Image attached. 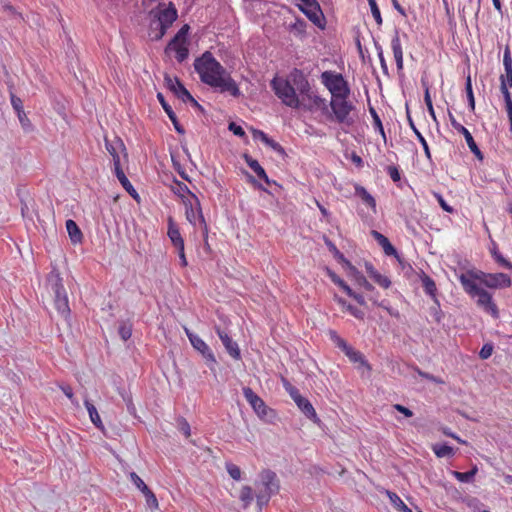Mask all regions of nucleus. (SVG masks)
I'll return each mask as SVG.
<instances>
[{"mask_svg":"<svg viewBox=\"0 0 512 512\" xmlns=\"http://www.w3.org/2000/svg\"><path fill=\"white\" fill-rule=\"evenodd\" d=\"M354 273V278L356 283L363 287L366 291H374V286L365 278L363 274L357 271L355 268H352Z\"/></svg>","mask_w":512,"mask_h":512,"instance_id":"58836bf2","label":"nucleus"},{"mask_svg":"<svg viewBox=\"0 0 512 512\" xmlns=\"http://www.w3.org/2000/svg\"><path fill=\"white\" fill-rule=\"evenodd\" d=\"M450 123L452 127L463 135V139L466 140V143L470 149V151L476 156L477 159L483 160V154L476 144L472 134L469 132L467 128H465L461 123H459L451 114H450Z\"/></svg>","mask_w":512,"mask_h":512,"instance_id":"f8f14e48","label":"nucleus"},{"mask_svg":"<svg viewBox=\"0 0 512 512\" xmlns=\"http://www.w3.org/2000/svg\"><path fill=\"white\" fill-rule=\"evenodd\" d=\"M167 236L178 253L181 266L186 267L188 263L185 256L184 239L178 225L173 221L172 217L168 218Z\"/></svg>","mask_w":512,"mask_h":512,"instance_id":"1a4fd4ad","label":"nucleus"},{"mask_svg":"<svg viewBox=\"0 0 512 512\" xmlns=\"http://www.w3.org/2000/svg\"><path fill=\"white\" fill-rule=\"evenodd\" d=\"M321 82L331 93V97L350 95V87L342 74L325 71L321 74Z\"/></svg>","mask_w":512,"mask_h":512,"instance_id":"0eeeda50","label":"nucleus"},{"mask_svg":"<svg viewBox=\"0 0 512 512\" xmlns=\"http://www.w3.org/2000/svg\"><path fill=\"white\" fill-rule=\"evenodd\" d=\"M386 495L389 498L392 506L394 507V509L396 511H398V512H408L409 511V507L403 502V500L395 492L387 490Z\"/></svg>","mask_w":512,"mask_h":512,"instance_id":"2f4dec72","label":"nucleus"},{"mask_svg":"<svg viewBox=\"0 0 512 512\" xmlns=\"http://www.w3.org/2000/svg\"><path fill=\"white\" fill-rule=\"evenodd\" d=\"M335 299L338 302V304L342 306L343 309H345L347 312H349L355 318L360 319V320L364 319V312L362 310L352 306L351 304L347 303L346 300H344L340 297L336 296Z\"/></svg>","mask_w":512,"mask_h":512,"instance_id":"c9c22d12","label":"nucleus"},{"mask_svg":"<svg viewBox=\"0 0 512 512\" xmlns=\"http://www.w3.org/2000/svg\"><path fill=\"white\" fill-rule=\"evenodd\" d=\"M118 334L122 340H128L132 335V324L128 321H121L118 327Z\"/></svg>","mask_w":512,"mask_h":512,"instance_id":"ea45409f","label":"nucleus"},{"mask_svg":"<svg viewBox=\"0 0 512 512\" xmlns=\"http://www.w3.org/2000/svg\"><path fill=\"white\" fill-rule=\"evenodd\" d=\"M48 282L51 286V290L53 291L54 296L67 294L59 273L52 271L48 276Z\"/></svg>","mask_w":512,"mask_h":512,"instance_id":"a878e982","label":"nucleus"},{"mask_svg":"<svg viewBox=\"0 0 512 512\" xmlns=\"http://www.w3.org/2000/svg\"><path fill=\"white\" fill-rule=\"evenodd\" d=\"M299 9L308 17V19L316 26L323 28L324 16L317 0H304L299 5Z\"/></svg>","mask_w":512,"mask_h":512,"instance_id":"9b49d317","label":"nucleus"},{"mask_svg":"<svg viewBox=\"0 0 512 512\" xmlns=\"http://www.w3.org/2000/svg\"><path fill=\"white\" fill-rule=\"evenodd\" d=\"M387 173L394 182H398L401 179L400 172L396 166L390 165L387 167Z\"/></svg>","mask_w":512,"mask_h":512,"instance_id":"bf43d9fd","label":"nucleus"},{"mask_svg":"<svg viewBox=\"0 0 512 512\" xmlns=\"http://www.w3.org/2000/svg\"><path fill=\"white\" fill-rule=\"evenodd\" d=\"M294 402L296 403L298 408L306 415L307 418H309L310 420H312L314 422L319 421V418L317 416V413H316L313 405L307 398L301 396L298 399H296Z\"/></svg>","mask_w":512,"mask_h":512,"instance_id":"4be33fe9","label":"nucleus"},{"mask_svg":"<svg viewBox=\"0 0 512 512\" xmlns=\"http://www.w3.org/2000/svg\"><path fill=\"white\" fill-rule=\"evenodd\" d=\"M243 394L247 402L251 405V407L259 417L264 418L268 415L270 409L267 407L265 402L250 387H244Z\"/></svg>","mask_w":512,"mask_h":512,"instance_id":"ddd939ff","label":"nucleus"},{"mask_svg":"<svg viewBox=\"0 0 512 512\" xmlns=\"http://www.w3.org/2000/svg\"><path fill=\"white\" fill-rule=\"evenodd\" d=\"M165 53L171 55L174 53V57L178 62H183L189 55L187 41L178 40L173 38L165 48Z\"/></svg>","mask_w":512,"mask_h":512,"instance_id":"2eb2a0df","label":"nucleus"},{"mask_svg":"<svg viewBox=\"0 0 512 512\" xmlns=\"http://www.w3.org/2000/svg\"><path fill=\"white\" fill-rule=\"evenodd\" d=\"M503 62L505 73L500 76V85L512 87V62L508 54H505Z\"/></svg>","mask_w":512,"mask_h":512,"instance_id":"cd10ccee","label":"nucleus"},{"mask_svg":"<svg viewBox=\"0 0 512 512\" xmlns=\"http://www.w3.org/2000/svg\"><path fill=\"white\" fill-rule=\"evenodd\" d=\"M165 82L167 88L182 102H191L193 106H200L177 77L171 78L170 76L165 75Z\"/></svg>","mask_w":512,"mask_h":512,"instance_id":"9d476101","label":"nucleus"},{"mask_svg":"<svg viewBox=\"0 0 512 512\" xmlns=\"http://www.w3.org/2000/svg\"><path fill=\"white\" fill-rule=\"evenodd\" d=\"M345 355L349 358V360L353 363H360L363 366H366L368 370L371 369L370 365L364 359V356L361 352L354 350L351 346H349L345 351Z\"/></svg>","mask_w":512,"mask_h":512,"instance_id":"473e14b6","label":"nucleus"},{"mask_svg":"<svg viewBox=\"0 0 512 512\" xmlns=\"http://www.w3.org/2000/svg\"><path fill=\"white\" fill-rule=\"evenodd\" d=\"M370 112L372 114L375 127L379 130V132L382 135H384L383 125H382V122H381V119H380L379 115L377 114V112L373 108L370 109Z\"/></svg>","mask_w":512,"mask_h":512,"instance_id":"052dcab7","label":"nucleus"},{"mask_svg":"<svg viewBox=\"0 0 512 512\" xmlns=\"http://www.w3.org/2000/svg\"><path fill=\"white\" fill-rule=\"evenodd\" d=\"M280 490V481L276 473L270 469H264L259 473V481L256 483L255 499L259 510L267 506L272 496Z\"/></svg>","mask_w":512,"mask_h":512,"instance_id":"20e7f679","label":"nucleus"},{"mask_svg":"<svg viewBox=\"0 0 512 512\" xmlns=\"http://www.w3.org/2000/svg\"><path fill=\"white\" fill-rule=\"evenodd\" d=\"M114 175L122 185V187L125 189V191L135 200H139V194L125 175L122 168L116 167V170H114Z\"/></svg>","mask_w":512,"mask_h":512,"instance_id":"412c9836","label":"nucleus"},{"mask_svg":"<svg viewBox=\"0 0 512 512\" xmlns=\"http://www.w3.org/2000/svg\"><path fill=\"white\" fill-rule=\"evenodd\" d=\"M84 405L89 413V417H90L92 423L97 428H102L103 424H102L100 415L98 414L96 407L87 399L84 401Z\"/></svg>","mask_w":512,"mask_h":512,"instance_id":"f704fd0d","label":"nucleus"},{"mask_svg":"<svg viewBox=\"0 0 512 512\" xmlns=\"http://www.w3.org/2000/svg\"><path fill=\"white\" fill-rule=\"evenodd\" d=\"M292 78L299 93L300 108L310 112L316 110H321L323 113L328 112L327 100L312 90L309 81L300 71L295 70L292 73Z\"/></svg>","mask_w":512,"mask_h":512,"instance_id":"7ed1b4c3","label":"nucleus"},{"mask_svg":"<svg viewBox=\"0 0 512 512\" xmlns=\"http://www.w3.org/2000/svg\"><path fill=\"white\" fill-rule=\"evenodd\" d=\"M509 88L510 87H506L505 84L500 85V90H501V92L504 96V100H505V107L512 105L511 93L509 92Z\"/></svg>","mask_w":512,"mask_h":512,"instance_id":"e2e57ef3","label":"nucleus"},{"mask_svg":"<svg viewBox=\"0 0 512 512\" xmlns=\"http://www.w3.org/2000/svg\"><path fill=\"white\" fill-rule=\"evenodd\" d=\"M493 349L494 348H493L492 344H490V343L484 344L479 352V357L483 360L488 359L492 355Z\"/></svg>","mask_w":512,"mask_h":512,"instance_id":"5fc2aeb1","label":"nucleus"},{"mask_svg":"<svg viewBox=\"0 0 512 512\" xmlns=\"http://www.w3.org/2000/svg\"><path fill=\"white\" fill-rule=\"evenodd\" d=\"M509 88L510 87H506L505 84L500 85V90H501V92L504 96V100H505V107L512 105L511 93L509 92Z\"/></svg>","mask_w":512,"mask_h":512,"instance_id":"0e129e2a","label":"nucleus"},{"mask_svg":"<svg viewBox=\"0 0 512 512\" xmlns=\"http://www.w3.org/2000/svg\"><path fill=\"white\" fill-rule=\"evenodd\" d=\"M177 17L178 12L172 2L169 3L168 7L162 9V36L165 34L166 29L176 21Z\"/></svg>","mask_w":512,"mask_h":512,"instance_id":"aec40b11","label":"nucleus"},{"mask_svg":"<svg viewBox=\"0 0 512 512\" xmlns=\"http://www.w3.org/2000/svg\"><path fill=\"white\" fill-rule=\"evenodd\" d=\"M495 260L503 267L512 270V263L506 260L501 254H494Z\"/></svg>","mask_w":512,"mask_h":512,"instance_id":"338daca9","label":"nucleus"},{"mask_svg":"<svg viewBox=\"0 0 512 512\" xmlns=\"http://www.w3.org/2000/svg\"><path fill=\"white\" fill-rule=\"evenodd\" d=\"M54 305L58 313L67 320L70 317V307L67 294L54 296Z\"/></svg>","mask_w":512,"mask_h":512,"instance_id":"b1692460","label":"nucleus"},{"mask_svg":"<svg viewBox=\"0 0 512 512\" xmlns=\"http://www.w3.org/2000/svg\"><path fill=\"white\" fill-rule=\"evenodd\" d=\"M372 237L377 241V243L382 247L384 253L387 256H397V250L390 243L389 239L376 230L371 231Z\"/></svg>","mask_w":512,"mask_h":512,"instance_id":"5701e85b","label":"nucleus"},{"mask_svg":"<svg viewBox=\"0 0 512 512\" xmlns=\"http://www.w3.org/2000/svg\"><path fill=\"white\" fill-rule=\"evenodd\" d=\"M162 108L164 109V111L167 113L168 117L170 118V120L172 121L173 125H174V128L175 130L179 133V134H184L185 133V129L184 127L179 123L175 113L173 112L172 108L170 105H168L164 99L162 98Z\"/></svg>","mask_w":512,"mask_h":512,"instance_id":"72a5a7b5","label":"nucleus"},{"mask_svg":"<svg viewBox=\"0 0 512 512\" xmlns=\"http://www.w3.org/2000/svg\"><path fill=\"white\" fill-rule=\"evenodd\" d=\"M131 482L142 492L143 490H147L148 486L145 482L137 475L135 472H131L130 475Z\"/></svg>","mask_w":512,"mask_h":512,"instance_id":"603ef678","label":"nucleus"},{"mask_svg":"<svg viewBox=\"0 0 512 512\" xmlns=\"http://www.w3.org/2000/svg\"><path fill=\"white\" fill-rule=\"evenodd\" d=\"M329 337L330 340L343 352L349 347L347 342L343 338H341L336 331L330 330Z\"/></svg>","mask_w":512,"mask_h":512,"instance_id":"a18cd8bd","label":"nucleus"},{"mask_svg":"<svg viewBox=\"0 0 512 512\" xmlns=\"http://www.w3.org/2000/svg\"><path fill=\"white\" fill-rule=\"evenodd\" d=\"M255 494L249 485H243L239 491L238 498L242 503V508L247 509L253 502Z\"/></svg>","mask_w":512,"mask_h":512,"instance_id":"c85d7f7f","label":"nucleus"},{"mask_svg":"<svg viewBox=\"0 0 512 512\" xmlns=\"http://www.w3.org/2000/svg\"><path fill=\"white\" fill-rule=\"evenodd\" d=\"M367 1H368L369 6H370L373 18L375 19V21H376V23L378 25H381L382 24V17H381V13H380V10L378 8L376 0H367Z\"/></svg>","mask_w":512,"mask_h":512,"instance_id":"3c124183","label":"nucleus"},{"mask_svg":"<svg viewBox=\"0 0 512 512\" xmlns=\"http://www.w3.org/2000/svg\"><path fill=\"white\" fill-rule=\"evenodd\" d=\"M283 386L286 390V392L290 395V397L295 401L302 395L300 394L299 390L293 386L289 381L286 379H283Z\"/></svg>","mask_w":512,"mask_h":512,"instance_id":"09e8293b","label":"nucleus"},{"mask_svg":"<svg viewBox=\"0 0 512 512\" xmlns=\"http://www.w3.org/2000/svg\"><path fill=\"white\" fill-rule=\"evenodd\" d=\"M65 225L71 242L73 244L81 243L83 240V234L77 223L72 219H68Z\"/></svg>","mask_w":512,"mask_h":512,"instance_id":"393cba45","label":"nucleus"},{"mask_svg":"<svg viewBox=\"0 0 512 512\" xmlns=\"http://www.w3.org/2000/svg\"><path fill=\"white\" fill-rule=\"evenodd\" d=\"M270 86L284 105L293 109H300V97L297 94L298 90L293 82L292 74L290 80L275 76L271 80Z\"/></svg>","mask_w":512,"mask_h":512,"instance_id":"39448f33","label":"nucleus"},{"mask_svg":"<svg viewBox=\"0 0 512 512\" xmlns=\"http://www.w3.org/2000/svg\"><path fill=\"white\" fill-rule=\"evenodd\" d=\"M421 282H422V286H423L426 294L431 296V298L434 301L438 300L437 299V287H436L435 281L430 276L423 273L421 276Z\"/></svg>","mask_w":512,"mask_h":512,"instance_id":"7c9ffc66","label":"nucleus"},{"mask_svg":"<svg viewBox=\"0 0 512 512\" xmlns=\"http://www.w3.org/2000/svg\"><path fill=\"white\" fill-rule=\"evenodd\" d=\"M465 90H466L470 110L474 111L475 110V98H474V94H473L472 81H471L470 75L466 78Z\"/></svg>","mask_w":512,"mask_h":512,"instance_id":"37998d69","label":"nucleus"},{"mask_svg":"<svg viewBox=\"0 0 512 512\" xmlns=\"http://www.w3.org/2000/svg\"><path fill=\"white\" fill-rule=\"evenodd\" d=\"M186 333L194 349L199 351L207 361L216 362L213 352L198 335L191 333L188 330H186Z\"/></svg>","mask_w":512,"mask_h":512,"instance_id":"dca6fc26","label":"nucleus"},{"mask_svg":"<svg viewBox=\"0 0 512 512\" xmlns=\"http://www.w3.org/2000/svg\"><path fill=\"white\" fill-rule=\"evenodd\" d=\"M365 269L369 277L381 288L388 289L391 286V280L386 275L379 273L370 262L365 263Z\"/></svg>","mask_w":512,"mask_h":512,"instance_id":"6ab92c4d","label":"nucleus"},{"mask_svg":"<svg viewBox=\"0 0 512 512\" xmlns=\"http://www.w3.org/2000/svg\"><path fill=\"white\" fill-rule=\"evenodd\" d=\"M393 408L395 410H397L398 412L402 413L405 417L409 418V417L413 416V412L409 408H407L401 404H395V405H393Z\"/></svg>","mask_w":512,"mask_h":512,"instance_id":"774afa93","label":"nucleus"},{"mask_svg":"<svg viewBox=\"0 0 512 512\" xmlns=\"http://www.w3.org/2000/svg\"><path fill=\"white\" fill-rule=\"evenodd\" d=\"M105 146H106V149L109 152V154L112 156L113 166H114L113 170H116V167L122 168L121 156L119 154V150L123 154V159L125 161L128 160V153L126 151V147L123 144L122 140L120 138H116L115 142L112 143V142H109L107 139H105Z\"/></svg>","mask_w":512,"mask_h":512,"instance_id":"4468645a","label":"nucleus"},{"mask_svg":"<svg viewBox=\"0 0 512 512\" xmlns=\"http://www.w3.org/2000/svg\"><path fill=\"white\" fill-rule=\"evenodd\" d=\"M376 49H377V55H378V58L380 61V66H381L382 72L384 75L388 76L389 70H388L387 62H386L384 54H383L382 47L376 46Z\"/></svg>","mask_w":512,"mask_h":512,"instance_id":"864d4df0","label":"nucleus"},{"mask_svg":"<svg viewBox=\"0 0 512 512\" xmlns=\"http://www.w3.org/2000/svg\"><path fill=\"white\" fill-rule=\"evenodd\" d=\"M433 195L437 199V202L444 211L448 213L453 212V208L444 200L443 196L440 193L434 192Z\"/></svg>","mask_w":512,"mask_h":512,"instance_id":"6e6d98bb","label":"nucleus"},{"mask_svg":"<svg viewBox=\"0 0 512 512\" xmlns=\"http://www.w3.org/2000/svg\"><path fill=\"white\" fill-rule=\"evenodd\" d=\"M244 160L246 164L254 171L257 172L258 169H261L262 166L259 164V162L256 159H253L251 156L245 154Z\"/></svg>","mask_w":512,"mask_h":512,"instance_id":"4d7b16f0","label":"nucleus"},{"mask_svg":"<svg viewBox=\"0 0 512 512\" xmlns=\"http://www.w3.org/2000/svg\"><path fill=\"white\" fill-rule=\"evenodd\" d=\"M194 69L204 84L221 92H229L234 97L239 96L236 82L210 51H205L195 59Z\"/></svg>","mask_w":512,"mask_h":512,"instance_id":"f03ea898","label":"nucleus"},{"mask_svg":"<svg viewBox=\"0 0 512 512\" xmlns=\"http://www.w3.org/2000/svg\"><path fill=\"white\" fill-rule=\"evenodd\" d=\"M463 290L472 298H477L478 306L489 313L493 318L499 317L497 305L492 295L479 284L491 289L508 288L512 285L511 278L505 273H485L481 270H468L458 276Z\"/></svg>","mask_w":512,"mask_h":512,"instance_id":"f257e3e1","label":"nucleus"},{"mask_svg":"<svg viewBox=\"0 0 512 512\" xmlns=\"http://www.w3.org/2000/svg\"><path fill=\"white\" fill-rule=\"evenodd\" d=\"M216 332H217L219 338L221 339L225 349L229 353V355L236 360L240 359L241 354H240V349L238 347V344L236 342H234L232 340V338L225 331L221 330L220 328H217Z\"/></svg>","mask_w":512,"mask_h":512,"instance_id":"a211bd4d","label":"nucleus"},{"mask_svg":"<svg viewBox=\"0 0 512 512\" xmlns=\"http://www.w3.org/2000/svg\"><path fill=\"white\" fill-rule=\"evenodd\" d=\"M142 493L145 496L147 506L151 509H157L158 500L156 495L149 488H147V490H143Z\"/></svg>","mask_w":512,"mask_h":512,"instance_id":"49530a36","label":"nucleus"},{"mask_svg":"<svg viewBox=\"0 0 512 512\" xmlns=\"http://www.w3.org/2000/svg\"><path fill=\"white\" fill-rule=\"evenodd\" d=\"M179 430L185 435L186 438H189L191 435L190 425L185 419L179 420Z\"/></svg>","mask_w":512,"mask_h":512,"instance_id":"680f3d73","label":"nucleus"},{"mask_svg":"<svg viewBox=\"0 0 512 512\" xmlns=\"http://www.w3.org/2000/svg\"><path fill=\"white\" fill-rule=\"evenodd\" d=\"M355 194L360 197L363 203L370 207L373 212H376V200L363 186L356 185Z\"/></svg>","mask_w":512,"mask_h":512,"instance_id":"bb28decb","label":"nucleus"},{"mask_svg":"<svg viewBox=\"0 0 512 512\" xmlns=\"http://www.w3.org/2000/svg\"><path fill=\"white\" fill-rule=\"evenodd\" d=\"M264 144L268 147H270L273 151H275L278 155L282 156V157H286L287 154L285 152V149L278 143L276 142L274 139L272 138H268Z\"/></svg>","mask_w":512,"mask_h":512,"instance_id":"de8ad7c7","label":"nucleus"},{"mask_svg":"<svg viewBox=\"0 0 512 512\" xmlns=\"http://www.w3.org/2000/svg\"><path fill=\"white\" fill-rule=\"evenodd\" d=\"M350 95L339 97H331L328 107L331 108L330 118L339 124L350 126L354 123L351 113L355 110V106L349 100Z\"/></svg>","mask_w":512,"mask_h":512,"instance_id":"423d86ee","label":"nucleus"},{"mask_svg":"<svg viewBox=\"0 0 512 512\" xmlns=\"http://www.w3.org/2000/svg\"><path fill=\"white\" fill-rule=\"evenodd\" d=\"M442 3H443V6H444L446 15L448 16L449 24L451 26H454L455 25V20H454L453 8L450 7L448 0H442Z\"/></svg>","mask_w":512,"mask_h":512,"instance_id":"13d9d810","label":"nucleus"},{"mask_svg":"<svg viewBox=\"0 0 512 512\" xmlns=\"http://www.w3.org/2000/svg\"><path fill=\"white\" fill-rule=\"evenodd\" d=\"M432 450L438 458L451 457L454 455V449L447 444H434Z\"/></svg>","mask_w":512,"mask_h":512,"instance_id":"e433bc0d","label":"nucleus"},{"mask_svg":"<svg viewBox=\"0 0 512 512\" xmlns=\"http://www.w3.org/2000/svg\"><path fill=\"white\" fill-rule=\"evenodd\" d=\"M0 6L3 10V12H6L10 17L14 18V19H18V20H22L23 17H22V14L17 11V9L10 5L8 2L4 1V0H0Z\"/></svg>","mask_w":512,"mask_h":512,"instance_id":"a19ab883","label":"nucleus"},{"mask_svg":"<svg viewBox=\"0 0 512 512\" xmlns=\"http://www.w3.org/2000/svg\"><path fill=\"white\" fill-rule=\"evenodd\" d=\"M228 128H229V130H230L231 132H233V134H234V135H236V136H239V137H243V136H245V131H244V129H243L241 126H239V125H237L236 123H234V122H231V123L229 124Z\"/></svg>","mask_w":512,"mask_h":512,"instance_id":"69168bd1","label":"nucleus"},{"mask_svg":"<svg viewBox=\"0 0 512 512\" xmlns=\"http://www.w3.org/2000/svg\"><path fill=\"white\" fill-rule=\"evenodd\" d=\"M477 471V466H474L470 471L467 472L452 471L451 473L454 476V478L457 479L458 481L463 483H469L470 481H472Z\"/></svg>","mask_w":512,"mask_h":512,"instance_id":"4c0bfd02","label":"nucleus"},{"mask_svg":"<svg viewBox=\"0 0 512 512\" xmlns=\"http://www.w3.org/2000/svg\"><path fill=\"white\" fill-rule=\"evenodd\" d=\"M307 24L303 19L296 18L293 23L288 25V31L296 38L302 39L306 34Z\"/></svg>","mask_w":512,"mask_h":512,"instance_id":"c756f323","label":"nucleus"},{"mask_svg":"<svg viewBox=\"0 0 512 512\" xmlns=\"http://www.w3.org/2000/svg\"><path fill=\"white\" fill-rule=\"evenodd\" d=\"M17 117H18V120H19L22 128L24 129V131L30 132L33 130V125L31 123V121L29 120V118L27 117L25 111L18 113Z\"/></svg>","mask_w":512,"mask_h":512,"instance_id":"8fccbe9b","label":"nucleus"},{"mask_svg":"<svg viewBox=\"0 0 512 512\" xmlns=\"http://www.w3.org/2000/svg\"><path fill=\"white\" fill-rule=\"evenodd\" d=\"M9 94H10V102L12 105L13 110L16 114L24 111V106L22 100L16 96L12 91V86L9 87Z\"/></svg>","mask_w":512,"mask_h":512,"instance_id":"79ce46f5","label":"nucleus"},{"mask_svg":"<svg viewBox=\"0 0 512 512\" xmlns=\"http://www.w3.org/2000/svg\"><path fill=\"white\" fill-rule=\"evenodd\" d=\"M144 10H149V31L148 37L151 41L160 40V1L142 0Z\"/></svg>","mask_w":512,"mask_h":512,"instance_id":"6e6552de","label":"nucleus"},{"mask_svg":"<svg viewBox=\"0 0 512 512\" xmlns=\"http://www.w3.org/2000/svg\"><path fill=\"white\" fill-rule=\"evenodd\" d=\"M391 49L395 58L397 71L400 73L404 69L403 47L400 40L399 32L396 30L391 38Z\"/></svg>","mask_w":512,"mask_h":512,"instance_id":"f3484780","label":"nucleus"},{"mask_svg":"<svg viewBox=\"0 0 512 512\" xmlns=\"http://www.w3.org/2000/svg\"><path fill=\"white\" fill-rule=\"evenodd\" d=\"M225 468L229 474V476L233 479V480H236V481H239L241 479V476H242V471L240 469L239 466H237L236 464L234 463H231V462H227L225 464Z\"/></svg>","mask_w":512,"mask_h":512,"instance_id":"c03bdc74","label":"nucleus"}]
</instances>
